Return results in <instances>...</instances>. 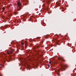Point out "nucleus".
<instances>
[{
    "instance_id": "4",
    "label": "nucleus",
    "mask_w": 76,
    "mask_h": 76,
    "mask_svg": "<svg viewBox=\"0 0 76 76\" xmlns=\"http://www.w3.org/2000/svg\"><path fill=\"white\" fill-rule=\"evenodd\" d=\"M61 59L62 61H64V59H63V58H61Z\"/></svg>"
},
{
    "instance_id": "2",
    "label": "nucleus",
    "mask_w": 76,
    "mask_h": 76,
    "mask_svg": "<svg viewBox=\"0 0 76 76\" xmlns=\"http://www.w3.org/2000/svg\"><path fill=\"white\" fill-rule=\"evenodd\" d=\"M61 67L62 69L64 70L66 68H69V66L68 65L66 64L65 65H63L62 66H61Z\"/></svg>"
},
{
    "instance_id": "11",
    "label": "nucleus",
    "mask_w": 76,
    "mask_h": 76,
    "mask_svg": "<svg viewBox=\"0 0 76 76\" xmlns=\"http://www.w3.org/2000/svg\"><path fill=\"white\" fill-rule=\"evenodd\" d=\"M59 76H60V75H59Z\"/></svg>"
},
{
    "instance_id": "1",
    "label": "nucleus",
    "mask_w": 76,
    "mask_h": 76,
    "mask_svg": "<svg viewBox=\"0 0 76 76\" xmlns=\"http://www.w3.org/2000/svg\"><path fill=\"white\" fill-rule=\"evenodd\" d=\"M17 4L18 6L17 8V10H18V11H19V10L22 9V7H21V3L20 2H19L17 3Z\"/></svg>"
},
{
    "instance_id": "5",
    "label": "nucleus",
    "mask_w": 76,
    "mask_h": 76,
    "mask_svg": "<svg viewBox=\"0 0 76 76\" xmlns=\"http://www.w3.org/2000/svg\"><path fill=\"white\" fill-rule=\"evenodd\" d=\"M49 64H53V63L51 62L50 61L49 62Z\"/></svg>"
},
{
    "instance_id": "8",
    "label": "nucleus",
    "mask_w": 76,
    "mask_h": 76,
    "mask_svg": "<svg viewBox=\"0 0 76 76\" xmlns=\"http://www.w3.org/2000/svg\"><path fill=\"white\" fill-rule=\"evenodd\" d=\"M2 9L3 10H4V7H2Z\"/></svg>"
},
{
    "instance_id": "10",
    "label": "nucleus",
    "mask_w": 76,
    "mask_h": 76,
    "mask_svg": "<svg viewBox=\"0 0 76 76\" xmlns=\"http://www.w3.org/2000/svg\"><path fill=\"white\" fill-rule=\"evenodd\" d=\"M67 45H69V44H67Z\"/></svg>"
},
{
    "instance_id": "7",
    "label": "nucleus",
    "mask_w": 76,
    "mask_h": 76,
    "mask_svg": "<svg viewBox=\"0 0 76 76\" xmlns=\"http://www.w3.org/2000/svg\"><path fill=\"white\" fill-rule=\"evenodd\" d=\"M21 44H22V45H24V43H21Z\"/></svg>"
},
{
    "instance_id": "3",
    "label": "nucleus",
    "mask_w": 76,
    "mask_h": 76,
    "mask_svg": "<svg viewBox=\"0 0 76 76\" xmlns=\"http://www.w3.org/2000/svg\"><path fill=\"white\" fill-rule=\"evenodd\" d=\"M15 51V50L14 49L11 50L10 51V52H7V54H12L13 53V52Z\"/></svg>"
},
{
    "instance_id": "9",
    "label": "nucleus",
    "mask_w": 76,
    "mask_h": 76,
    "mask_svg": "<svg viewBox=\"0 0 76 76\" xmlns=\"http://www.w3.org/2000/svg\"><path fill=\"white\" fill-rule=\"evenodd\" d=\"M48 67H50V66H48Z\"/></svg>"
},
{
    "instance_id": "6",
    "label": "nucleus",
    "mask_w": 76,
    "mask_h": 76,
    "mask_svg": "<svg viewBox=\"0 0 76 76\" xmlns=\"http://www.w3.org/2000/svg\"><path fill=\"white\" fill-rule=\"evenodd\" d=\"M15 15H17V14H18V12H15Z\"/></svg>"
}]
</instances>
